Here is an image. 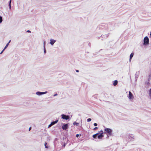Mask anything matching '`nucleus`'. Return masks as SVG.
I'll return each instance as SVG.
<instances>
[{
    "mask_svg": "<svg viewBox=\"0 0 151 151\" xmlns=\"http://www.w3.org/2000/svg\"><path fill=\"white\" fill-rule=\"evenodd\" d=\"M100 133V134H101L102 133V134H103V131L102 130H101L99 132V133Z\"/></svg>",
    "mask_w": 151,
    "mask_h": 151,
    "instance_id": "nucleus-19",
    "label": "nucleus"
},
{
    "mask_svg": "<svg viewBox=\"0 0 151 151\" xmlns=\"http://www.w3.org/2000/svg\"><path fill=\"white\" fill-rule=\"evenodd\" d=\"M78 136H79V134H77L76 135V137H78Z\"/></svg>",
    "mask_w": 151,
    "mask_h": 151,
    "instance_id": "nucleus-23",
    "label": "nucleus"
},
{
    "mask_svg": "<svg viewBox=\"0 0 151 151\" xmlns=\"http://www.w3.org/2000/svg\"><path fill=\"white\" fill-rule=\"evenodd\" d=\"M149 96L151 99V88L150 89L149 91Z\"/></svg>",
    "mask_w": 151,
    "mask_h": 151,
    "instance_id": "nucleus-15",
    "label": "nucleus"
},
{
    "mask_svg": "<svg viewBox=\"0 0 151 151\" xmlns=\"http://www.w3.org/2000/svg\"><path fill=\"white\" fill-rule=\"evenodd\" d=\"M73 124L74 125H76V126H78L79 125V123H78V122H75L73 123Z\"/></svg>",
    "mask_w": 151,
    "mask_h": 151,
    "instance_id": "nucleus-14",
    "label": "nucleus"
},
{
    "mask_svg": "<svg viewBox=\"0 0 151 151\" xmlns=\"http://www.w3.org/2000/svg\"><path fill=\"white\" fill-rule=\"evenodd\" d=\"M99 134V133H97L95 134H94L93 135V137L94 138H96V137Z\"/></svg>",
    "mask_w": 151,
    "mask_h": 151,
    "instance_id": "nucleus-12",
    "label": "nucleus"
},
{
    "mask_svg": "<svg viewBox=\"0 0 151 151\" xmlns=\"http://www.w3.org/2000/svg\"><path fill=\"white\" fill-rule=\"evenodd\" d=\"M27 32H30V31L29 30H27Z\"/></svg>",
    "mask_w": 151,
    "mask_h": 151,
    "instance_id": "nucleus-27",
    "label": "nucleus"
},
{
    "mask_svg": "<svg viewBox=\"0 0 151 151\" xmlns=\"http://www.w3.org/2000/svg\"><path fill=\"white\" fill-rule=\"evenodd\" d=\"M50 44L51 45H53V44L55 42V40L53 39H51L50 40Z\"/></svg>",
    "mask_w": 151,
    "mask_h": 151,
    "instance_id": "nucleus-6",
    "label": "nucleus"
},
{
    "mask_svg": "<svg viewBox=\"0 0 151 151\" xmlns=\"http://www.w3.org/2000/svg\"><path fill=\"white\" fill-rule=\"evenodd\" d=\"M128 98L130 99H132L133 98V96L130 91L129 92Z\"/></svg>",
    "mask_w": 151,
    "mask_h": 151,
    "instance_id": "nucleus-5",
    "label": "nucleus"
},
{
    "mask_svg": "<svg viewBox=\"0 0 151 151\" xmlns=\"http://www.w3.org/2000/svg\"><path fill=\"white\" fill-rule=\"evenodd\" d=\"M151 78V74L149 76V80Z\"/></svg>",
    "mask_w": 151,
    "mask_h": 151,
    "instance_id": "nucleus-24",
    "label": "nucleus"
},
{
    "mask_svg": "<svg viewBox=\"0 0 151 151\" xmlns=\"http://www.w3.org/2000/svg\"><path fill=\"white\" fill-rule=\"evenodd\" d=\"M47 143L46 142H45V147L46 148H48V147L47 146Z\"/></svg>",
    "mask_w": 151,
    "mask_h": 151,
    "instance_id": "nucleus-16",
    "label": "nucleus"
},
{
    "mask_svg": "<svg viewBox=\"0 0 151 151\" xmlns=\"http://www.w3.org/2000/svg\"><path fill=\"white\" fill-rule=\"evenodd\" d=\"M2 21V17H1L0 16V23Z\"/></svg>",
    "mask_w": 151,
    "mask_h": 151,
    "instance_id": "nucleus-18",
    "label": "nucleus"
},
{
    "mask_svg": "<svg viewBox=\"0 0 151 151\" xmlns=\"http://www.w3.org/2000/svg\"><path fill=\"white\" fill-rule=\"evenodd\" d=\"M144 44L145 45H147L148 44L149 40L148 37H145L144 39Z\"/></svg>",
    "mask_w": 151,
    "mask_h": 151,
    "instance_id": "nucleus-2",
    "label": "nucleus"
},
{
    "mask_svg": "<svg viewBox=\"0 0 151 151\" xmlns=\"http://www.w3.org/2000/svg\"><path fill=\"white\" fill-rule=\"evenodd\" d=\"M93 125H94V126H97V123H94V124Z\"/></svg>",
    "mask_w": 151,
    "mask_h": 151,
    "instance_id": "nucleus-21",
    "label": "nucleus"
},
{
    "mask_svg": "<svg viewBox=\"0 0 151 151\" xmlns=\"http://www.w3.org/2000/svg\"><path fill=\"white\" fill-rule=\"evenodd\" d=\"M76 72H79V70H76Z\"/></svg>",
    "mask_w": 151,
    "mask_h": 151,
    "instance_id": "nucleus-29",
    "label": "nucleus"
},
{
    "mask_svg": "<svg viewBox=\"0 0 151 151\" xmlns=\"http://www.w3.org/2000/svg\"><path fill=\"white\" fill-rule=\"evenodd\" d=\"M10 40L9 42L6 44V46H5V47H4V49H5L8 46V45H9V43L10 42Z\"/></svg>",
    "mask_w": 151,
    "mask_h": 151,
    "instance_id": "nucleus-13",
    "label": "nucleus"
},
{
    "mask_svg": "<svg viewBox=\"0 0 151 151\" xmlns=\"http://www.w3.org/2000/svg\"><path fill=\"white\" fill-rule=\"evenodd\" d=\"M58 120H57L54 122H52L51 123V125H53L55 124L56 123L58 122Z\"/></svg>",
    "mask_w": 151,
    "mask_h": 151,
    "instance_id": "nucleus-10",
    "label": "nucleus"
},
{
    "mask_svg": "<svg viewBox=\"0 0 151 151\" xmlns=\"http://www.w3.org/2000/svg\"><path fill=\"white\" fill-rule=\"evenodd\" d=\"M62 118L63 119H65L66 120H67L69 119V116H68L67 115H65L64 114H62Z\"/></svg>",
    "mask_w": 151,
    "mask_h": 151,
    "instance_id": "nucleus-3",
    "label": "nucleus"
},
{
    "mask_svg": "<svg viewBox=\"0 0 151 151\" xmlns=\"http://www.w3.org/2000/svg\"><path fill=\"white\" fill-rule=\"evenodd\" d=\"M10 3H11V1H10V4H9V6L10 8H11Z\"/></svg>",
    "mask_w": 151,
    "mask_h": 151,
    "instance_id": "nucleus-26",
    "label": "nucleus"
},
{
    "mask_svg": "<svg viewBox=\"0 0 151 151\" xmlns=\"http://www.w3.org/2000/svg\"><path fill=\"white\" fill-rule=\"evenodd\" d=\"M118 83V81L117 80H115L114 81L113 83V85L114 86H116L117 85Z\"/></svg>",
    "mask_w": 151,
    "mask_h": 151,
    "instance_id": "nucleus-11",
    "label": "nucleus"
},
{
    "mask_svg": "<svg viewBox=\"0 0 151 151\" xmlns=\"http://www.w3.org/2000/svg\"><path fill=\"white\" fill-rule=\"evenodd\" d=\"M31 129V127H30L29 128V131H30V130Z\"/></svg>",
    "mask_w": 151,
    "mask_h": 151,
    "instance_id": "nucleus-28",
    "label": "nucleus"
},
{
    "mask_svg": "<svg viewBox=\"0 0 151 151\" xmlns=\"http://www.w3.org/2000/svg\"><path fill=\"white\" fill-rule=\"evenodd\" d=\"M46 52V50H44V52Z\"/></svg>",
    "mask_w": 151,
    "mask_h": 151,
    "instance_id": "nucleus-30",
    "label": "nucleus"
},
{
    "mask_svg": "<svg viewBox=\"0 0 151 151\" xmlns=\"http://www.w3.org/2000/svg\"><path fill=\"white\" fill-rule=\"evenodd\" d=\"M97 129H98V127H96L93 129V130H96Z\"/></svg>",
    "mask_w": 151,
    "mask_h": 151,
    "instance_id": "nucleus-20",
    "label": "nucleus"
},
{
    "mask_svg": "<svg viewBox=\"0 0 151 151\" xmlns=\"http://www.w3.org/2000/svg\"><path fill=\"white\" fill-rule=\"evenodd\" d=\"M105 131L104 133L107 134L106 137L108 138L109 136L112 135V130L111 129L109 128H106L104 129Z\"/></svg>",
    "mask_w": 151,
    "mask_h": 151,
    "instance_id": "nucleus-1",
    "label": "nucleus"
},
{
    "mask_svg": "<svg viewBox=\"0 0 151 151\" xmlns=\"http://www.w3.org/2000/svg\"><path fill=\"white\" fill-rule=\"evenodd\" d=\"M68 124L63 125L62 126V128L63 130H66L68 128Z\"/></svg>",
    "mask_w": 151,
    "mask_h": 151,
    "instance_id": "nucleus-4",
    "label": "nucleus"
},
{
    "mask_svg": "<svg viewBox=\"0 0 151 151\" xmlns=\"http://www.w3.org/2000/svg\"><path fill=\"white\" fill-rule=\"evenodd\" d=\"M133 55H134V53H132L130 55V58H129V61H131L132 58L133 57Z\"/></svg>",
    "mask_w": 151,
    "mask_h": 151,
    "instance_id": "nucleus-8",
    "label": "nucleus"
},
{
    "mask_svg": "<svg viewBox=\"0 0 151 151\" xmlns=\"http://www.w3.org/2000/svg\"><path fill=\"white\" fill-rule=\"evenodd\" d=\"M4 50H5V49H3V50H2V51L0 53V54L2 53L3 52H4Z\"/></svg>",
    "mask_w": 151,
    "mask_h": 151,
    "instance_id": "nucleus-22",
    "label": "nucleus"
},
{
    "mask_svg": "<svg viewBox=\"0 0 151 151\" xmlns=\"http://www.w3.org/2000/svg\"><path fill=\"white\" fill-rule=\"evenodd\" d=\"M46 92H37L36 94L37 95H40L41 94H45Z\"/></svg>",
    "mask_w": 151,
    "mask_h": 151,
    "instance_id": "nucleus-9",
    "label": "nucleus"
},
{
    "mask_svg": "<svg viewBox=\"0 0 151 151\" xmlns=\"http://www.w3.org/2000/svg\"><path fill=\"white\" fill-rule=\"evenodd\" d=\"M91 118H88V119H87V121L88 122H89L90 121H91Z\"/></svg>",
    "mask_w": 151,
    "mask_h": 151,
    "instance_id": "nucleus-17",
    "label": "nucleus"
},
{
    "mask_svg": "<svg viewBox=\"0 0 151 151\" xmlns=\"http://www.w3.org/2000/svg\"><path fill=\"white\" fill-rule=\"evenodd\" d=\"M52 126V125H51V124H50L48 126V127H51Z\"/></svg>",
    "mask_w": 151,
    "mask_h": 151,
    "instance_id": "nucleus-25",
    "label": "nucleus"
},
{
    "mask_svg": "<svg viewBox=\"0 0 151 151\" xmlns=\"http://www.w3.org/2000/svg\"><path fill=\"white\" fill-rule=\"evenodd\" d=\"M104 137V135L103 134H100L98 136V138L99 139H102V137Z\"/></svg>",
    "mask_w": 151,
    "mask_h": 151,
    "instance_id": "nucleus-7",
    "label": "nucleus"
}]
</instances>
